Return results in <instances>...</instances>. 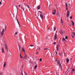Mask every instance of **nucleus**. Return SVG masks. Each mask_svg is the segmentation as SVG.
<instances>
[{
	"mask_svg": "<svg viewBox=\"0 0 75 75\" xmlns=\"http://www.w3.org/2000/svg\"><path fill=\"white\" fill-rule=\"evenodd\" d=\"M59 49H58V48H57V51H58Z\"/></svg>",
	"mask_w": 75,
	"mask_h": 75,
	"instance_id": "nucleus-38",
	"label": "nucleus"
},
{
	"mask_svg": "<svg viewBox=\"0 0 75 75\" xmlns=\"http://www.w3.org/2000/svg\"><path fill=\"white\" fill-rule=\"evenodd\" d=\"M64 31H62V30H61V34H64Z\"/></svg>",
	"mask_w": 75,
	"mask_h": 75,
	"instance_id": "nucleus-18",
	"label": "nucleus"
},
{
	"mask_svg": "<svg viewBox=\"0 0 75 75\" xmlns=\"http://www.w3.org/2000/svg\"><path fill=\"white\" fill-rule=\"evenodd\" d=\"M70 18H71V19H72V17L70 16Z\"/></svg>",
	"mask_w": 75,
	"mask_h": 75,
	"instance_id": "nucleus-30",
	"label": "nucleus"
},
{
	"mask_svg": "<svg viewBox=\"0 0 75 75\" xmlns=\"http://www.w3.org/2000/svg\"><path fill=\"white\" fill-rule=\"evenodd\" d=\"M16 20L18 23L19 24V27H20L21 26H20V22H19V21H18V20L17 19V16L16 17Z\"/></svg>",
	"mask_w": 75,
	"mask_h": 75,
	"instance_id": "nucleus-6",
	"label": "nucleus"
},
{
	"mask_svg": "<svg viewBox=\"0 0 75 75\" xmlns=\"http://www.w3.org/2000/svg\"><path fill=\"white\" fill-rule=\"evenodd\" d=\"M38 10H40V5H39L38 7Z\"/></svg>",
	"mask_w": 75,
	"mask_h": 75,
	"instance_id": "nucleus-17",
	"label": "nucleus"
},
{
	"mask_svg": "<svg viewBox=\"0 0 75 75\" xmlns=\"http://www.w3.org/2000/svg\"><path fill=\"white\" fill-rule=\"evenodd\" d=\"M40 47L38 48V51H40Z\"/></svg>",
	"mask_w": 75,
	"mask_h": 75,
	"instance_id": "nucleus-36",
	"label": "nucleus"
},
{
	"mask_svg": "<svg viewBox=\"0 0 75 75\" xmlns=\"http://www.w3.org/2000/svg\"><path fill=\"white\" fill-rule=\"evenodd\" d=\"M54 41H56V40L57 39V34L56 33H55L54 35Z\"/></svg>",
	"mask_w": 75,
	"mask_h": 75,
	"instance_id": "nucleus-3",
	"label": "nucleus"
},
{
	"mask_svg": "<svg viewBox=\"0 0 75 75\" xmlns=\"http://www.w3.org/2000/svg\"><path fill=\"white\" fill-rule=\"evenodd\" d=\"M69 16V11H68L67 12V17H68Z\"/></svg>",
	"mask_w": 75,
	"mask_h": 75,
	"instance_id": "nucleus-5",
	"label": "nucleus"
},
{
	"mask_svg": "<svg viewBox=\"0 0 75 75\" xmlns=\"http://www.w3.org/2000/svg\"><path fill=\"white\" fill-rule=\"evenodd\" d=\"M52 14L54 15L55 14V12H52Z\"/></svg>",
	"mask_w": 75,
	"mask_h": 75,
	"instance_id": "nucleus-24",
	"label": "nucleus"
},
{
	"mask_svg": "<svg viewBox=\"0 0 75 75\" xmlns=\"http://www.w3.org/2000/svg\"><path fill=\"white\" fill-rule=\"evenodd\" d=\"M6 28L7 26H6V25L4 28L5 30L4 29H2V32H1V33L0 34V37H2V36L4 35V31H6Z\"/></svg>",
	"mask_w": 75,
	"mask_h": 75,
	"instance_id": "nucleus-1",
	"label": "nucleus"
},
{
	"mask_svg": "<svg viewBox=\"0 0 75 75\" xmlns=\"http://www.w3.org/2000/svg\"><path fill=\"white\" fill-rule=\"evenodd\" d=\"M5 48L6 51L8 52V47H7V44H5Z\"/></svg>",
	"mask_w": 75,
	"mask_h": 75,
	"instance_id": "nucleus-2",
	"label": "nucleus"
},
{
	"mask_svg": "<svg viewBox=\"0 0 75 75\" xmlns=\"http://www.w3.org/2000/svg\"><path fill=\"white\" fill-rule=\"evenodd\" d=\"M24 5L25 6V8L26 9L27 7H28V8H30L29 5H26L25 3L24 4Z\"/></svg>",
	"mask_w": 75,
	"mask_h": 75,
	"instance_id": "nucleus-4",
	"label": "nucleus"
},
{
	"mask_svg": "<svg viewBox=\"0 0 75 75\" xmlns=\"http://www.w3.org/2000/svg\"><path fill=\"white\" fill-rule=\"evenodd\" d=\"M25 56L24 57L25 59H27V55L25 53Z\"/></svg>",
	"mask_w": 75,
	"mask_h": 75,
	"instance_id": "nucleus-12",
	"label": "nucleus"
},
{
	"mask_svg": "<svg viewBox=\"0 0 75 75\" xmlns=\"http://www.w3.org/2000/svg\"><path fill=\"white\" fill-rule=\"evenodd\" d=\"M40 16L41 19H43L44 16H43V15H42V14H40Z\"/></svg>",
	"mask_w": 75,
	"mask_h": 75,
	"instance_id": "nucleus-9",
	"label": "nucleus"
},
{
	"mask_svg": "<svg viewBox=\"0 0 75 75\" xmlns=\"http://www.w3.org/2000/svg\"><path fill=\"white\" fill-rule=\"evenodd\" d=\"M66 10H68V5H67V3H66Z\"/></svg>",
	"mask_w": 75,
	"mask_h": 75,
	"instance_id": "nucleus-11",
	"label": "nucleus"
},
{
	"mask_svg": "<svg viewBox=\"0 0 75 75\" xmlns=\"http://www.w3.org/2000/svg\"><path fill=\"white\" fill-rule=\"evenodd\" d=\"M71 36H72V38H74V35H71Z\"/></svg>",
	"mask_w": 75,
	"mask_h": 75,
	"instance_id": "nucleus-40",
	"label": "nucleus"
},
{
	"mask_svg": "<svg viewBox=\"0 0 75 75\" xmlns=\"http://www.w3.org/2000/svg\"><path fill=\"white\" fill-rule=\"evenodd\" d=\"M19 45V51H20V49L21 48V46H20V45L19 44H18Z\"/></svg>",
	"mask_w": 75,
	"mask_h": 75,
	"instance_id": "nucleus-16",
	"label": "nucleus"
},
{
	"mask_svg": "<svg viewBox=\"0 0 75 75\" xmlns=\"http://www.w3.org/2000/svg\"><path fill=\"white\" fill-rule=\"evenodd\" d=\"M30 47H33L34 46V45H30Z\"/></svg>",
	"mask_w": 75,
	"mask_h": 75,
	"instance_id": "nucleus-33",
	"label": "nucleus"
},
{
	"mask_svg": "<svg viewBox=\"0 0 75 75\" xmlns=\"http://www.w3.org/2000/svg\"><path fill=\"white\" fill-rule=\"evenodd\" d=\"M61 22L62 23H63V21H62V19H61Z\"/></svg>",
	"mask_w": 75,
	"mask_h": 75,
	"instance_id": "nucleus-27",
	"label": "nucleus"
},
{
	"mask_svg": "<svg viewBox=\"0 0 75 75\" xmlns=\"http://www.w3.org/2000/svg\"><path fill=\"white\" fill-rule=\"evenodd\" d=\"M40 62L42 61V59L41 58H40Z\"/></svg>",
	"mask_w": 75,
	"mask_h": 75,
	"instance_id": "nucleus-23",
	"label": "nucleus"
},
{
	"mask_svg": "<svg viewBox=\"0 0 75 75\" xmlns=\"http://www.w3.org/2000/svg\"><path fill=\"white\" fill-rule=\"evenodd\" d=\"M71 22L72 23V25H74L75 23H74V22L73 21H71Z\"/></svg>",
	"mask_w": 75,
	"mask_h": 75,
	"instance_id": "nucleus-15",
	"label": "nucleus"
},
{
	"mask_svg": "<svg viewBox=\"0 0 75 75\" xmlns=\"http://www.w3.org/2000/svg\"><path fill=\"white\" fill-rule=\"evenodd\" d=\"M6 66V62H4V67H5Z\"/></svg>",
	"mask_w": 75,
	"mask_h": 75,
	"instance_id": "nucleus-13",
	"label": "nucleus"
},
{
	"mask_svg": "<svg viewBox=\"0 0 75 75\" xmlns=\"http://www.w3.org/2000/svg\"><path fill=\"white\" fill-rule=\"evenodd\" d=\"M56 33H57V31H56Z\"/></svg>",
	"mask_w": 75,
	"mask_h": 75,
	"instance_id": "nucleus-50",
	"label": "nucleus"
},
{
	"mask_svg": "<svg viewBox=\"0 0 75 75\" xmlns=\"http://www.w3.org/2000/svg\"><path fill=\"white\" fill-rule=\"evenodd\" d=\"M57 48H58V49H59V46H58V45H57Z\"/></svg>",
	"mask_w": 75,
	"mask_h": 75,
	"instance_id": "nucleus-21",
	"label": "nucleus"
},
{
	"mask_svg": "<svg viewBox=\"0 0 75 75\" xmlns=\"http://www.w3.org/2000/svg\"><path fill=\"white\" fill-rule=\"evenodd\" d=\"M39 13H40V14H43V13H42V12H41V11H39Z\"/></svg>",
	"mask_w": 75,
	"mask_h": 75,
	"instance_id": "nucleus-20",
	"label": "nucleus"
},
{
	"mask_svg": "<svg viewBox=\"0 0 75 75\" xmlns=\"http://www.w3.org/2000/svg\"><path fill=\"white\" fill-rule=\"evenodd\" d=\"M56 61H58V60L57 59L56 60Z\"/></svg>",
	"mask_w": 75,
	"mask_h": 75,
	"instance_id": "nucleus-45",
	"label": "nucleus"
},
{
	"mask_svg": "<svg viewBox=\"0 0 75 75\" xmlns=\"http://www.w3.org/2000/svg\"><path fill=\"white\" fill-rule=\"evenodd\" d=\"M22 75H23V73H22Z\"/></svg>",
	"mask_w": 75,
	"mask_h": 75,
	"instance_id": "nucleus-49",
	"label": "nucleus"
},
{
	"mask_svg": "<svg viewBox=\"0 0 75 75\" xmlns=\"http://www.w3.org/2000/svg\"><path fill=\"white\" fill-rule=\"evenodd\" d=\"M1 51L2 53H4V48L3 47L2 48Z\"/></svg>",
	"mask_w": 75,
	"mask_h": 75,
	"instance_id": "nucleus-8",
	"label": "nucleus"
},
{
	"mask_svg": "<svg viewBox=\"0 0 75 75\" xmlns=\"http://www.w3.org/2000/svg\"><path fill=\"white\" fill-rule=\"evenodd\" d=\"M36 54H38V51L36 52Z\"/></svg>",
	"mask_w": 75,
	"mask_h": 75,
	"instance_id": "nucleus-34",
	"label": "nucleus"
},
{
	"mask_svg": "<svg viewBox=\"0 0 75 75\" xmlns=\"http://www.w3.org/2000/svg\"><path fill=\"white\" fill-rule=\"evenodd\" d=\"M17 32H16L15 33V34H16V35H17Z\"/></svg>",
	"mask_w": 75,
	"mask_h": 75,
	"instance_id": "nucleus-31",
	"label": "nucleus"
},
{
	"mask_svg": "<svg viewBox=\"0 0 75 75\" xmlns=\"http://www.w3.org/2000/svg\"><path fill=\"white\" fill-rule=\"evenodd\" d=\"M22 50L25 52V50H24V49L23 47L22 48Z\"/></svg>",
	"mask_w": 75,
	"mask_h": 75,
	"instance_id": "nucleus-14",
	"label": "nucleus"
},
{
	"mask_svg": "<svg viewBox=\"0 0 75 75\" xmlns=\"http://www.w3.org/2000/svg\"><path fill=\"white\" fill-rule=\"evenodd\" d=\"M21 6V5H19V7H20Z\"/></svg>",
	"mask_w": 75,
	"mask_h": 75,
	"instance_id": "nucleus-41",
	"label": "nucleus"
},
{
	"mask_svg": "<svg viewBox=\"0 0 75 75\" xmlns=\"http://www.w3.org/2000/svg\"><path fill=\"white\" fill-rule=\"evenodd\" d=\"M72 71H75V69H73L72 70Z\"/></svg>",
	"mask_w": 75,
	"mask_h": 75,
	"instance_id": "nucleus-39",
	"label": "nucleus"
},
{
	"mask_svg": "<svg viewBox=\"0 0 75 75\" xmlns=\"http://www.w3.org/2000/svg\"><path fill=\"white\" fill-rule=\"evenodd\" d=\"M44 50H47V48H45L44 49Z\"/></svg>",
	"mask_w": 75,
	"mask_h": 75,
	"instance_id": "nucleus-35",
	"label": "nucleus"
},
{
	"mask_svg": "<svg viewBox=\"0 0 75 75\" xmlns=\"http://www.w3.org/2000/svg\"><path fill=\"white\" fill-rule=\"evenodd\" d=\"M20 57L21 58H23V57H22V55H21V54H20Z\"/></svg>",
	"mask_w": 75,
	"mask_h": 75,
	"instance_id": "nucleus-19",
	"label": "nucleus"
},
{
	"mask_svg": "<svg viewBox=\"0 0 75 75\" xmlns=\"http://www.w3.org/2000/svg\"><path fill=\"white\" fill-rule=\"evenodd\" d=\"M26 75H27V74H26Z\"/></svg>",
	"mask_w": 75,
	"mask_h": 75,
	"instance_id": "nucleus-52",
	"label": "nucleus"
},
{
	"mask_svg": "<svg viewBox=\"0 0 75 75\" xmlns=\"http://www.w3.org/2000/svg\"><path fill=\"white\" fill-rule=\"evenodd\" d=\"M23 10H24V8H23Z\"/></svg>",
	"mask_w": 75,
	"mask_h": 75,
	"instance_id": "nucleus-48",
	"label": "nucleus"
},
{
	"mask_svg": "<svg viewBox=\"0 0 75 75\" xmlns=\"http://www.w3.org/2000/svg\"><path fill=\"white\" fill-rule=\"evenodd\" d=\"M53 44H54V45H55V44H56V42H54L53 43Z\"/></svg>",
	"mask_w": 75,
	"mask_h": 75,
	"instance_id": "nucleus-32",
	"label": "nucleus"
},
{
	"mask_svg": "<svg viewBox=\"0 0 75 75\" xmlns=\"http://www.w3.org/2000/svg\"><path fill=\"white\" fill-rule=\"evenodd\" d=\"M16 8L17 9V6H16Z\"/></svg>",
	"mask_w": 75,
	"mask_h": 75,
	"instance_id": "nucleus-47",
	"label": "nucleus"
},
{
	"mask_svg": "<svg viewBox=\"0 0 75 75\" xmlns=\"http://www.w3.org/2000/svg\"><path fill=\"white\" fill-rule=\"evenodd\" d=\"M69 60L68 58H67L66 59V62L67 63H68L69 62Z\"/></svg>",
	"mask_w": 75,
	"mask_h": 75,
	"instance_id": "nucleus-10",
	"label": "nucleus"
},
{
	"mask_svg": "<svg viewBox=\"0 0 75 75\" xmlns=\"http://www.w3.org/2000/svg\"><path fill=\"white\" fill-rule=\"evenodd\" d=\"M50 73H52V71H51V72H50Z\"/></svg>",
	"mask_w": 75,
	"mask_h": 75,
	"instance_id": "nucleus-46",
	"label": "nucleus"
},
{
	"mask_svg": "<svg viewBox=\"0 0 75 75\" xmlns=\"http://www.w3.org/2000/svg\"><path fill=\"white\" fill-rule=\"evenodd\" d=\"M57 63L59 65V67H61V64L60 63V60H59L57 62Z\"/></svg>",
	"mask_w": 75,
	"mask_h": 75,
	"instance_id": "nucleus-7",
	"label": "nucleus"
},
{
	"mask_svg": "<svg viewBox=\"0 0 75 75\" xmlns=\"http://www.w3.org/2000/svg\"><path fill=\"white\" fill-rule=\"evenodd\" d=\"M56 75H59V74H58V73H57V74Z\"/></svg>",
	"mask_w": 75,
	"mask_h": 75,
	"instance_id": "nucleus-43",
	"label": "nucleus"
},
{
	"mask_svg": "<svg viewBox=\"0 0 75 75\" xmlns=\"http://www.w3.org/2000/svg\"><path fill=\"white\" fill-rule=\"evenodd\" d=\"M68 72H70V70H69V71H68Z\"/></svg>",
	"mask_w": 75,
	"mask_h": 75,
	"instance_id": "nucleus-51",
	"label": "nucleus"
},
{
	"mask_svg": "<svg viewBox=\"0 0 75 75\" xmlns=\"http://www.w3.org/2000/svg\"><path fill=\"white\" fill-rule=\"evenodd\" d=\"M35 69L37 68V65H35Z\"/></svg>",
	"mask_w": 75,
	"mask_h": 75,
	"instance_id": "nucleus-22",
	"label": "nucleus"
},
{
	"mask_svg": "<svg viewBox=\"0 0 75 75\" xmlns=\"http://www.w3.org/2000/svg\"><path fill=\"white\" fill-rule=\"evenodd\" d=\"M1 4V2H0V4Z\"/></svg>",
	"mask_w": 75,
	"mask_h": 75,
	"instance_id": "nucleus-44",
	"label": "nucleus"
},
{
	"mask_svg": "<svg viewBox=\"0 0 75 75\" xmlns=\"http://www.w3.org/2000/svg\"><path fill=\"white\" fill-rule=\"evenodd\" d=\"M58 54V53H57V51H56V55H57Z\"/></svg>",
	"mask_w": 75,
	"mask_h": 75,
	"instance_id": "nucleus-29",
	"label": "nucleus"
},
{
	"mask_svg": "<svg viewBox=\"0 0 75 75\" xmlns=\"http://www.w3.org/2000/svg\"><path fill=\"white\" fill-rule=\"evenodd\" d=\"M61 53H60V52H59V55H61Z\"/></svg>",
	"mask_w": 75,
	"mask_h": 75,
	"instance_id": "nucleus-37",
	"label": "nucleus"
},
{
	"mask_svg": "<svg viewBox=\"0 0 75 75\" xmlns=\"http://www.w3.org/2000/svg\"><path fill=\"white\" fill-rule=\"evenodd\" d=\"M56 11V10L54 9V12H55Z\"/></svg>",
	"mask_w": 75,
	"mask_h": 75,
	"instance_id": "nucleus-42",
	"label": "nucleus"
},
{
	"mask_svg": "<svg viewBox=\"0 0 75 75\" xmlns=\"http://www.w3.org/2000/svg\"><path fill=\"white\" fill-rule=\"evenodd\" d=\"M68 38V37H67V36H66L65 37V39H66V40H67V39Z\"/></svg>",
	"mask_w": 75,
	"mask_h": 75,
	"instance_id": "nucleus-28",
	"label": "nucleus"
},
{
	"mask_svg": "<svg viewBox=\"0 0 75 75\" xmlns=\"http://www.w3.org/2000/svg\"><path fill=\"white\" fill-rule=\"evenodd\" d=\"M63 41H65V39L64 38H63Z\"/></svg>",
	"mask_w": 75,
	"mask_h": 75,
	"instance_id": "nucleus-26",
	"label": "nucleus"
},
{
	"mask_svg": "<svg viewBox=\"0 0 75 75\" xmlns=\"http://www.w3.org/2000/svg\"><path fill=\"white\" fill-rule=\"evenodd\" d=\"M55 30H56V27H54V31H55Z\"/></svg>",
	"mask_w": 75,
	"mask_h": 75,
	"instance_id": "nucleus-25",
	"label": "nucleus"
},
{
	"mask_svg": "<svg viewBox=\"0 0 75 75\" xmlns=\"http://www.w3.org/2000/svg\"><path fill=\"white\" fill-rule=\"evenodd\" d=\"M61 69H62V68H61Z\"/></svg>",
	"mask_w": 75,
	"mask_h": 75,
	"instance_id": "nucleus-53",
	"label": "nucleus"
}]
</instances>
